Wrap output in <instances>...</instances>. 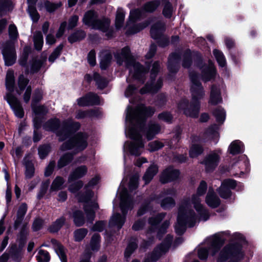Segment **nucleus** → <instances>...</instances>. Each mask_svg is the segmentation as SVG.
I'll return each mask as SVG.
<instances>
[{
	"instance_id": "obj_1",
	"label": "nucleus",
	"mask_w": 262,
	"mask_h": 262,
	"mask_svg": "<svg viewBox=\"0 0 262 262\" xmlns=\"http://www.w3.org/2000/svg\"><path fill=\"white\" fill-rule=\"evenodd\" d=\"M207 190V184L202 181L195 194L192 195L191 200L184 199L179 207L177 222L175 230L177 234H183L186 227H191L199 222L206 221L209 217V213L201 204V196Z\"/></svg>"
},
{
	"instance_id": "obj_2",
	"label": "nucleus",
	"mask_w": 262,
	"mask_h": 262,
	"mask_svg": "<svg viewBox=\"0 0 262 262\" xmlns=\"http://www.w3.org/2000/svg\"><path fill=\"white\" fill-rule=\"evenodd\" d=\"M155 110L144 105H138L133 109L128 106L126 112L125 134L133 141L125 142L124 150H127L132 155H140L143 150L144 143L142 140L141 132L147 117L151 116Z\"/></svg>"
},
{
	"instance_id": "obj_3",
	"label": "nucleus",
	"mask_w": 262,
	"mask_h": 262,
	"mask_svg": "<svg viewBox=\"0 0 262 262\" xmlns=\"http://www.w3.org/2000/svg\"><path fill=\"white\" fill-rule=\"evenodd\" d=\"M79 127V123L74 122L71 119L64 121L62 124H60L57 119H52L44 125L45 129L55 132L60 140L70 139L62 144L61 147L62 150L74 148L77 151L83 150L88 145L87 135L85 134L78 133L74 138H71L73 132L78 129Z\"/></svg>"
},
{
	"instance_id": "obj_4",
	"label": "nucleus",
	"mask_w": 262,
	"mask_h": 262,
	"mask_svg": "<svg viewBox=\"0 0 262 262\" xmlns=\"http://www.w3.org/2000/svg\"><path fill=\"white\" fill-rule=\"evenodd\" d=\"M190 78L191 81V102L189 103L187 100H182L178 104V108L180 111H183L186 116L195 118L199 113L200 100L204 97L205 93L195 73H190Z\"/></svg>"
},
{
	"instance_id": "obj_5",
	"label": "nucleus",
	"mask_w": 262,
	"mask_h": 262,
	"mask_svg": "<svg viewBox=\"0 0 262 262\" xmlns=\"http://www.w3.org/2000/svg\"><path fill=\"white\" fill-rule=\"evenodd\" d=\"M118 191L119 192L120 207L122 215L119 213L114 214L110 221L111 227H116L118 229H120L124 223L125 215L129 210H131L134 207V203L132 198L129 195L126 189L124 187L123 183L122 182Z\"/></svg>"
},
{
	"instance_id": "obj_6",
	"label": "nucleus",
	"mask_w": 262,
	"mask_h": 262,
	"mask_svg": "<svg viewBox=\"0 0 262 262\" xmlns=\"http://www.w3.org/2000/svg\"><path fill=\"white\" fill-rule=\"evenodd\" d=\"M232 239L236 243L225 247L220 253L217 262H237L243 257L242 244L244 243L243 236L239 233L232 235Z\"/></svg>"
},
{
	"instance_id": "obj_7",
	"label": "nucleus",
	"mask_w": 262,
	"mask_h": 262,
	"mask_svg": "<svg viewBox=\"0 0 262 262\" xmlns=\"http://www.w3.org/2000/svg\"><path fill=\"white\" fill-rule=\"evenodd\" d=\"M99 180L98 177L93 178L85 187V192L83 194H79L77 199L79 202H84V210L88 222L92 223L95 216V211L98 209V205L93 199L94 194L89 189L96 185Z\"/></svg>"
},
{
	"instance_id": "obj_8",
	"label": "nucleus",
	"mask_w": 262,
	"mask_h": 262,
	"mask_svg": "<svg viewBox=\"0 0 262 262\" xmlns=\"http://www.w3.org/2000/svg\"><path fill=\"white\" fill-rule=\"evenodd\" d=\"M117 63L121 65L123 62L129 69L131 76L136 79H140L144 75L146 70L142 67L139 63L136 62L130 54V50L128 47L123 48L119 53L115 54Z\"/></svg>"
},
{
	"instance_id": "obj_9",
	"label": "nucleus",
	"mask_w": 262,
	"mask_h": 262,
	"mask_svg": "<svg viewBox=\"0 0 262 262\" xmlns=\"http://www.w3.org/2000/svg\"><path fill=\"white\" fill-rule=\"evenodd\" d=\"M8 32L10 41L5 43H0V48H2V54L5 64L10 66L13 64L16 61L15 43L17 41L18 33L16 27L14 24L9 25Z\"/></svg>"
},
{
	"instance_id": "obj_10",
	"label": "nucleus",
	"mask_w": 262,
	"mask_h": 262,
	"mask_svg": "<svg viewBox=\"0 0 262 262\" xmlns=\"http://www.w3.org/2000/svg\"><path fill=\"white\" fill-rule=\"evenodd\" d=\"M83 22L85 25L93 29L105 32L108 37L113 36V30L109 28L110 20L106 18H103L102 19H97V15L93 11H89L85 14Z\"/></svg>"
},
{
	"instance_id": "obj_11",
	"label": "nucleus",
	"mask_w": 262,
	"mask_h": 262,
	"mask_svg": "<svg viewBox=\"0 0 262 262\" xmlns=\"http://www.w3.org/2000/svg\"><path fill=\"white\" fill-rule=\"evenodd\" d=\"M229 231H224L217 233L208 238L205 241L209 246L208 250L206 248L202 247L198 250V256L201 259H205L207 257L208 250L212 255H214L216 252L220 248L224 241V236L229 235Z\"/></svg>"
},
{
	"instance_id": "obj_12",
	"label": "nucleus",
	"mask_w": 262,
	"mask_h": 262,
	"mask_svg": "<svg viewBox=\"0 0 262 262\" xmlns=\"http://www.w3.org/2000/svg\"><path fill=\"white\" fill-rule=\"evenodd\" d=\"M160 68V63L158 62H155L152 64V68L151 71V81L148 83L145 88L140 90L141 94H144L147 92L156 93L162 86V81L161 79H158L156 82L154 81V78L156 77L159 70Z\"/></svg>"
},
{
	"instance_id": "obj_13",
	"label": "nucleus",
	"mask_w": 262,
	"mask_h": 262,
	"mask_svg": "<svg viewBox=\"0 0 262 262\" xmlns=\"http://www.w3.org/2000/svg\"><path fill=\"white\" fill-rule=\"evenodd\" d=\"M171 241L172 237L169 235H167L164 242L155 249L150 258H146L144 262H154L157 260L168 251Z\"/></svg>"
},
{
	"instance_id": "obj_14",
	"label": "nucleus",
	"mask_w": 262,
	"mask_h": 262,
	"mask_svg": "<svg viewBox=\"0 0 262 262\" xmlns=\"http://www.w3.org/2000/svg\"><path fill=\"white\" fill-rule=\"evenodd\" d=\"M221 154V150H219L212 151L206 156L202 162L206 171H210L215 168L219 163Z\"/></svg>"
},
{
	"instance_id": "obj_15",
	"label": "nucleus",
	"mask_w": 262,
	"mask_h": 262,
	"mask_svg": "<svg viewBox=\"0 0 262 262\" xmlns=\"http://www.w3.org/2000/svg\"><path fill=\"white\" fill-rule=\"evenodd\" d=\"M6 100L13 110L15 116L18 118H23L24 112L19 101L11 93L7 94Z\"/></svg>"
},
{
	"instance_id": "obj_16",
	"label": "nucleus",
	"mask_w": 262,
	"mask_h": 262,
	"mask_svg": "<svg viewBox=\"0 0 262 262\" xmlns=\"http://www.w3.org/2000/svg\"><path fill=\"white\" fill-rule=\"evenodd\" d=\"M236 185L235 181L228 179L224 181L220 187L217 189L221 197L227 199L231 195V189H234Z\"/></svg>"
},
{
	"instance_id": "obj_17",
	"label": "nucleus",
	"mask_w": 262,
	"mask_h": 262,
	"mask_svg": "<svg viewBox=\"0 0 262 262\" xmlns=\"http://www.w3.org/2000/svg\"><path fill=\"white\" fill-rule=\"evenodd\" d=\"M223 86L222 84L213 85L211 88L209 103L211 105H216L222 102L221 96Z\"/></svg>"
},
{
	"instance_id": "obj_18",
	"label": "nucleus",
	"mask_w": 262,
	"mask_h": 262,
	"mask_svg": "<svg viewBox=\"0 0 262 262\" xmlns=\"http://www.w3.org/2000/svg\"><path fill=\"white\" fill-rule=\"evenodd\" d=\"M179 176V172L178 170L169 167L162 172L160 177V181L162 183H166L177 179Z\"/></svg>"
},
{
	"instance_id": "obj_19",
	"label": "nucleus",
	"mask_w": 262,
	"mask_h": 262,
	"mask_svg": "<svg viewBox=\"0 0 262 262\" xmlns=\"http://www.w3.org/2000/svg\"><path fill=\"white\" fill-rule=\"evenodd\" d=\"M79 106L98 104L100 103L99 97L94 94L90 93L77 100Z\"/></svg>"
},
{
	"instance_id": "obj_20",
	"label": "nucleus",
	"mask_w": 262,
	"mask_h": 262,
	"mask_svg": "<svg viewBox=\"0 0 262 262\" xmlns=\"http://www.w3.org/2000/svg\"><path fill=\"white\" fill-rule=\"evenodd\" d=\"M206 204L210 207L216 208L220 204L219 198L215 195L212 189H209L206 196Z\"/></svg>"
},
{
	"instance_id": "obj_21",
	"label": "nucleus",
	"mask_w": 262,
	"mask_h": 262,
	"mask_svg": "<svg viewBox=\"0 0 262 262\" xmlns=\"http://www.w3.org/2000/svg\"><path fill=\"white\" fill-rule=\"evenodd\" d=\"M88 168L85 165H81L77 167L70 174L68 179L69 182H71L72 181L84 177L86 174Z\"/></svg>"
},
{
	"instance_id": "obj_22",
	"label": "nucleus",
	"mask_w": 262,
	"mask_h": 262,
	"mask_svg": "<svg viewBox=\"0 0 262 262\" xmlns=\"http://www.w3.org/2000/svg\"><path fill=\"white\" fill-rule=\"evenodd\" d=\"M84 78L88 81H91L92 80V78L96 81L98 87L102 89L105 88L107 84V81L106 79L102 78L98 74L96 73H94L93 75V77L90 74H86Z\"/></svg>"
},
{
	"instance_id": "obj_23",
	"label": "nucleus",
	"mask_w": 262,
	"mask_h": 262,
	"mask_svg": "<svg viewBox=\"0 0 262 262\" xmlns=\"http://www.w3.org/2000/svg\"><path fill=\"white\" fill-rule=\"evenodd\" d=\"M215 74V70L212 62L209 63L208 67L202 68V78L205 81H208L212 79Z\"/></svg>"
},
{
	"instance_id": "obj_24",
	"label": "nucleus",
	"mask_w": 262,
	"mask_h": 262,
	"mask_svg": "<svg viewBox=\"0 0 262 262\" xmlns=\"http://www.w3.org/2000/svg\"><path fill=\"white\" fill-rule=\"evenodd\" d=\"M41 99V96L39 94L33 98L32 101V108L35 115L45 114L47 112V108L44 106H36L35 103Z\"/></svg>"
},
{
	"instance_id": "obj_25",
	"label": "nucleus",
	"mask_w": 262,
	"mask_h": 262,
	"mask_svg": "<svg viewBox=\"0 0 262 262\" xmlns=\"http://www.w3.org/2000/svg\"><path fill=\"white\" fill-rule=\"evenodd\" d=\"M37 1V0H28V11L31 19L34 22L38 21L39 18V15L35 8Z\"/></svg>"
},
{
	"instance_id": "obj_26",
	"label": "nucleus",
	"mask_w": 262,
	"mask_h": 262,
	"mask_svg": "<svg viewBox=\"0 0 262 262\" xmlns=\"http://www.w3.org/2000/svg\"><path fill=\"white\" fill-rule=\"evenodd\" d=\"M165 29V25L161 22H158L152 26L150 34L151 37L154 39H158L162 34Z\"/></svg>"
},
{
	"instance_id": "obj_27",
	"label": "nucleus",
	"mask_w": 262,
	"mask_h": 262,
	"mask_svg": "<svg viewBox=\"0 0 262 262\" xmlns=\"http://www.w3.org/2000/svg\"><path fill=\"white\" fill-rule=\"evenodd\" d=\"M244 150V146L243 143L239 140L233 141L228 148V151L232 155H236L243 152Z\"/></svg>"
},
{
	"instance_id": "obj_28",
	"label": "nucleus",
	"mask_w": 262,
	"mask_h": 262,
	"mask_svg": "<svg viewBox=\"0 0 262 262\" xmlns=\"http://www.w3.org/2000/svg\"><path fill=\"white\" fill-rule=\"evenodd\" d=\"M100 68L102 70L105 69L110 64L112 59L110 52L108 51H102L100 54Z\"/></svg>"
},
{
	"instance_id": "obj_29",
	"label": "nucleus",
	"mask_w": 262,
	"mask_h": 262,
	"mask_svg": "<svg viewBox=\"0 0 262 262\" xmlns=\"http://www.w3.org/2000/svg\"><path fill=\"white\" fill-rule=\"evenodd\" d=\"M179 61V56L177 53L172 54L169 58L168 68L171 73L176 72L178 70V63Z\"/></svg>"
},
{
	"instance_id": "obj_30",
	"label": "nucleus",
	"mask_w": 262,
	"mask_h": 262,
	"mask_svg": "<svg viewBox=\"0 0 262 262\" xmlns=\"http://www.w3.org/2000/svg\"><path fill=\"white\" fill-rule=\"evenodd\" d=\"M158 172V167L152 164L146 170L143 176V180L146 184L148 183Z\"/></svg>"
},
{
	"instance_id": "obj_31",
	"label": "nucleus",
	"mask_w": 262,
	"mask_h": 262,
	"mask_svg": "<svg viewBox=\"0 0 262 262\" xmlns=\"http://www.w3.org/2000/svg\"><path fill=\"white\" fill-rule=\"evenodd\" d=\"M64 179L59 176L57 177L53 181L50 189V192L56 191L64 188Z\"/></svg>"
},
{
	"instance_id": "obj_32",
	"label": "nucleus",
	"mask_w": 262,
	"mask_h": 262,
	"mask_svg": "<svg viewBox=\"0 0 262 262\" xmlns=\"http://www.w3.org/2000/svg\"><path fill=\"white\" fill-rule=\"evenodd\" d=\"M160 127L158 124H149L146 133L147 139L149 140L152 139L160 132Z\"/></svg>"
},
{
	"instance_id": "obj_33",
	"label": "nucleus",
	"mask_w": 262,
	"mask_h": 262,
	"mask_svg": "<svg viewBox=\"0 0 262 262\" xmlns=\"http://www.w3.org/2000/svg\"><path fill=\"white\" fill-rule=\"evenodd\" d=\"M15 80L14 72L13 71H8L7 73L6 78V86L7 89L11 92L14 89Z\"/></svg>"
},
{
	"instance_id": "obj_34",
	"label": "nucleus",
	"mask_w": 262,
	"mask_h": 262,
	"mask_svg": "<svg viewBox=\"0 0 262 262\" xmlns=\"http://www.w3.org/2000/svg\"><path fill=\"white\" fill-rule=\"evenodd\" d=\"M125 17V12L121 8H118L117 11L115 26L118 29H120L123 25Z\"/></svg>"
},
{
	"instance_id": "obj_35",
	"label": "nucleus",
	"mask_w": 262,
	"mask_h": 262,
	"mask_svg": "<svg viewBox=\"0 0 262 262\" xmlns=\"http://www.w3.org/2000/svg\"><path fill=\"white\" fill-rule=\"evenodd\" d=\"M28 82L29 80L25 78L23 75H20L19 76L17 81L18 89L17 88L16 90V92L18 95H20L22 93Z\"/></svg>"
},
{
	"instance_id": "obj_36",
	"label": "nucleus",
	"mask_w": 262,
	"mask_h": 262,
	"mask_svg": "<svg viewBox=\"0 0 262 262\" xmlns=\"http://www.w3.org/2000/svg\"><path fill=\"white\" fill-rule=\"evenodd\" d=\"M213 114L216 118V121L219 123L222 124L225 120L226 112L223 108H217L214 111Z\"/></svg>"
},
{
	"instance_id": "obj_37",
	"label": "nucleus",
	"mask_w": 262,
	"mask_h": 262,
	"mask_svg": "<svg viewBox=\"0 0 262 262\" xmlns=\"http://www.w3.org/2000/svg\"><path fill=\"white\" fill-rule=\"evenodd\" d=\"M54 248L61 261L62 262H67L66 251L64 247L60 244L56 242Z\"/></svg>"
},
{
	"instance_id": "obj_38",
	"label": "nucleus",
	"mask_w": 262,
	"mask_h": 262,
	"mask_svg": "<svg viewBox=\"0 0 262 262\" xmlns=\"http://www.w3.org/2000/svg\"><path fill=\"white\" fill-rule=\"evenodd\" d=\"M34 46L36 50H40L42 48L43 40L41 33L39 31L35 32L34 35Z\"/></svg>"
},
{
	"instance_id": "obj_39",
	"label": "nucleus",
	"mask_w": 262,
	"mask_h": 262,
	"mask_svg": "<svg viewBox=\"0 0 262 262\" xmlns=\"http://www.w3.org/2000/svg\"><path fill=\"white\" fill-rule=\"evenodd\" d=\"M142 15V10L139 9L133 10L130 11L129 19L127 23L126 27H127L130 23H133L137 19L139 18Z\"/></svg>"
},
{
	"instance_id": "obj_40",
	"label": "nucleus",
	"mask_w": 262,
	"mask_h": 262,
	"mask_svg": "<svg viewBox=\"0 0 262 262\" xmlns=\"http://www.w3.org/2000/svg\"><path fill=\"white\" fill-rule=\"evenodd\" d=\"M203 148L199 145L193 144L189 150V156L191 158H195L203 152Z\"/></svg>"
},
{
	"instance_id": "obj_41",
	"label": "nucleus",
	"mask_w": 262,
	"mask_h": 262,
	"mask_svg": "<svg viewBox=\"0 0 262 262\" xmlns=\"http://www.w3.org/2000/svg\"><path fill=\"white\" fill-rule=\"evenodd\" d=\"M74 221L77 226H81L84 223L83 214L81 211H77L74 213Z\"/></svg>"
},
{
	"instance_id": "obj_42",
	"label": "nucleus",
	"mask_w": 262,
	"mask_h": 262,
	"mask_svg": "<svg viewBox=\"0 0 262 262\" xmlns=\"http://www.w3.org/2000/svg\"><path fill=\"white\" fill-rule=\"evenodd\" d=\"M213 55L215 56L219 64L222 67L225 66L226 62L222 52L215 49L213 50Z\"/></svg>"
},
{
	"instance_id": "obj_43",
	"label": "nucleus",
	"mask_w": 262,
	"mask_h": 262,
	"mask_svg": "<svg viewBox=\"0 0 262 262\" xmlns=\"http://www.w3.org/2000/svg\"><path fill=\"white\" fill-rule=\"evenodd\" d=\"M85 36V33L82 31H78L71 34L68 38L69 41L71 42H74L83 39Z\"/></svg>"
},
{
	"instance_id": "obj_44",
	"label": "nucleus",
	"mask_w": 262,
	"mask_h": 262,
	"mask_svg": "<svg viewBox=\"0 0 262 262\" xmlns=\"http://www.w3.org/2000/svg\"><path fill=\"white\" fill-rule=\"evenodd\" d=\"M11 2L10 0H0V15H3L5 13L11 9Z\"/></svg>"
},
{
	"instance_id": "obj_45",
	"label": "nucleus",
	"mask_w": 262,
	"mask_h": 262,
	"mask_svg": "<svg viewBox=\"0 0 262 262\" xmlns=\"http://www.w3.org/2000/svg\"><path fill=\"white\" fill-rule=\"evenodd\" d=\"M160 5L158 1H154L146 3L143 7L144 10L146 12H152L155 10Z\"/></svg>"
},
{
	"instance_id": "obj_46",
	"label": "nucleus",
	"mask_w": 262,
	"mask_h": 262,
	"mask_svg": "<svg viewBox=\"0 0 262 262\" xmlns=\"http://www.w3.org/2000/svg\"><path fill=\"white\" fill-rule=\"evenodd\" d=\"M36 258L38 262H49L50 259L49 253L43 250L38 251Z\"/></svg>"
},
{
	"instance_id": "obj_47",
	"label": "nucleus",
	"mask_w": 262,
	"mask_h": 262,
	"mask_svg": "<svg viewBox=\"0 0 262 262\" xmlns=\"http://www.w3.org/2000/svg\"><path fill=\"white\" fill-rule=\"evenodd\" d=\"M72 160V156L71 154L67 153L62 157L58 161V166L59 168H61L68 163H69Z\"/></svg>"
},
{
	"instance_id": "obj_48",
	"label": "nucleus",
	"mask_w": 262,
	"mask_h": 262,
	"mask_svg": "<svg viewBox=\"0 0 262 262\" xmlns=\"http://www.w3.org/2000/svg\"><path fill=\"white\" fill-rule=\"evenodd\" d=\"M27 210V206L26 204H22L20 205L17 212V218L15 222V224H18L21 221L24 216L26 213Z\"/></svg>"
},
{
	"instance_id": "obj_49",
	"label": "nucleus",
	"mask_w": 262,
	"mask_h": 262,
	"mask_svg": "<svg viewBox=\"0 0 262 262\" xmlns=\"http://www.w3.org/2000/svg\"><path fill=\"white\" fill-rule=\"evenodd\" d=\"M88 230L84 228H80L74 232V239L75 241H81L87 234Z\"/></svg>"
},
{
	"instance_id": "obj_50",
	"label": "nucleus",
	"mask_w": 262,
	"mask_h": 262,
	"mask_svg": "<svg viewBox=\"0 0 262 262\" xmlns=\"http://www.w3.org/2000/svg\"><path fill=\"white\" fill-rule=\"evenodd\" d=\"M100 236L98 234H95L92 237L90 243V247L92 250L95 251L98 249L99 247Z\"/></svg>"
},
{
	"instance_id": "obj_51",
	"label": "nucleus",
	"mask_w": 262,
	"mask_h": 262,
	"mask_svg": "<svg viewBox=\"0 0 262 262\" xmlns=\"http://www.w3.org/2000/svg\"><path fill=\"white\" fill-rule=\"evenodd\" d=\"M175 205L174 200L171 197H166L163 199L161 203V206L164 209H169L173 207Z\"/></svg>"
},
{
	"instance_id": "obj_52",
	"label": "nucleus",
	"mask_w": 262,
	"mask_h": 262,
	"mask_svg": "<svg viewBox=\"0 0 262 262\" xmlns=\"http://www.w3.org/2000/svg\"><path fill=\"white\" fill-rule=\"evenodd\" d=\"M64 222L63 217L57 219L51 226L50 231L52 232H56L59 230Z\"/></svg>"
},
{
	"instance_id": "obj_53",
	"label": "nucleus",
	"mask_w": 262,
	"mask_h": 262,
	"mask_svg": "<svg viewBox=\"0 0 262 262\" xmlns=\"http://www.w3.org/2000/svg\"><path fill=\"white\" fill-rule=\"evenodd\" d=\"M163 143L160 141H154L148 144V150L150 151L157 150L163 147Z\"/></svg>"
},
{
	"instance_id": "obj_54",
	"label": "nucleus",
	"mask_w": 262,
	"mask_h": 262,
	"mask_svg": "<svg viewBox=\"0 0 262 262\" xmlns=\"http://www.w3.org/2000/svg\"><path fill=\"white\" fill-rule=\"evenodd\" d=\"M63 48L62 45H59L53 51V52L50 55L49 57V60L51 62H53L59 56L61 51Z\"/></svg>"
},
{
	"instance_id": "obj_55",
	"label": "nucleus",
	"mask_w": 262,
	"mask_h": 262,
	"mask_svg": "<svg viewBox=\"0 0 262 262\" xmlns=\"http://www.w3.org/2000/svg\"><path fill=\"white\" fill-rule=\"evenodd\" d=\"M173 11V8L171 5L169 3L166 2L165 3L164 9L163 10V14L165 17H170L172 12Z\"/></svg>"
},
{
	"instance_id": "obj_56",
	"label": "nucleus",
	"mask_w": 262,
	"mask_h": 262,
	"mask_svg": "<svg viewBox=\"0 0 262 262\" xmlns=\"http://www.w3.org/2000/svg\"><path fill=\"white\" fill-rule=\"evenodd\" d=\"M50 184L49 181L47 180L43 182L41 184L40 190L37 194L38 199H41L45 194Z\"/></svg>"
},
{
	"instance_id": "obj_57",
	"label": "nucleus",
	"mask_w": 262,
	"mask_h": 262,
	"mask_svg": "<svg viewBox=\"0 0 262 262\" xmlns=\"http://www.w3.org/2000/svg\"><path fill=\"white\" fill-rule=\"evenodd\" d=\"M137 245L135 242L130 243L127 246L125 251V256L127 258L130 256L133 251L137 248Z\"/></svg>"
},
{
	"instance_id": "obj_58",
	"label": "nucleus",
	"mask_w": 262,
	"mask_h": 262,
	"mask_svg": "<svg viewBox=\"0 0 262 262\" xmlns=\"http://www.w3.org/2000/svg\"><path fill=\"white\" fill-rule=\"evenodd\" d=\"M83 186V182L81 181H78L70 185L69 190L72 193L77 192Z\"/></svg>"
},
{
	"instance_id": "obj_59",
	"label": "nucleus",
	"mask_w": 262,
	"mask_h": 262,
	"mask_svg": "<svg viewBox=\"0 0 262 262\" xmlns=\"http://www.w3.org/2000/svg\"><path fill=\"white\" fill-rule=\"evenodd\" d=\"M50 151V147L49 145H43L38 148V154L41 159H43Z\"/></svg>"
},
{
	"instance_id": "obj_60",
	"label": "nucleus",
	"mask_w": 262,
	"mask_h": 262,
	"mask_svg": "<svg viewBox=\"0 0 262 262\" xmlns=\"http://www.w3.org/2000/svg\"><path fill=\"white\" fill-rule=\"evenodd\" d=\"M44 6L48 12H51L59 7L61 6V3L53 4L47 1L45 2Z\"/></svg>"
},
{
	"instance_id": "obj_61",
	"label": "nucleus",
	"mask_w": 262,
	"mask_h": 262,
	"mask_svg": "<svg viewBox=\"0 0 262 262\" xmlns=\"http://www.w3.org/2000/svg\"><path fill=\"white\" fill-rule=\"evenodd\" d=\"M95 116V111H92L91 112H85L82 111H79L77 112L76 118L77 119H81L85 117L86 116Z\"/></svg>"
},
{
	"instance_id": "obj_62",
	"label": "nucleus",
	"mask_w": 262,
	"mask_h": 262,
	"mask_svg": "<svg viewBox=\"0 0 262 262\" xmlns=\"http://www.w3.org/2000/svg\"><path fill=\"white\" fill-rule=\"evenodd\" d=\"M164 213H161L155 217H151L149 220V224L151 226H155L158 224L165 216Z\"/></svg>"
},
{
	"instance_id": "obj_63",
	"label": "nucleus",
	"mask_w": 262,
	"mask_h": 262,
	"mask_svg": "<svg viewBox=\"0 0 262 262\" xmlns=\"http://www.w3.org/2000/svg\"><path fill=\"white\" fill-rule=\"evenodd\" d=\"M106 223L103 221H99L95 223L92 230L94 231H102L105 227Z\"/></svg>"
},
{
	"instance_id": "obj_64",
	"label": "nucleus",
	"mask_w": 262,
	"mask_h": 262,
	"mask_svg": "<svg viewBox=\"0 0 262 262\" xmlns=\"http://www.w3.org/2000/svg\"><path fill=\"white\" fill-rule=\"evenodd\" d=\"M138 179L139 176L137 175L131 178L129 183V188L130 190H134L137 188Z\"/></svg>"
}]
</instances>
